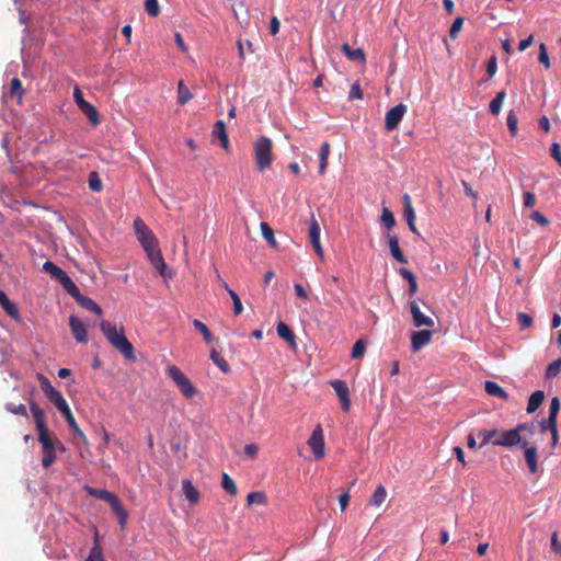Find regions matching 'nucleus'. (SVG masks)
I'll list each match as a JSON object with an SVG mask.
<instances>
[{"mask_svg": "<svg viewBox=\"0 0 561 561\" xmlns=\"http://www.w3.org/2000/svg\"><path fill=\"white\" fill-rule=\"evenodd\" d=\"M100 329L110 344L115 347L126 359H136L135 348L126 337L123 329L118 331L115 324H112L110 321L105 320L100 323Z\"/></svg>", "mask_w": 561, "mask_h": 561, "instance_id": "nucleus-1", "label": "nucleus"}, {"mask_svg": "<svg viewBox=\"0 0 561 561\" xmlns=\"http://www.w3.org/2000/svg\"><path fill=\"white\" fill-rule=\"evenodd\" d=\"M273 144L272 140L266 136H261L254 142V159L256 169L260 172L271 168L273 162Z\"/></svg>", "mask_w": 561, "mask_h": 561, "instance_id": "nucleus-2", "label": "nucleus"}, {"mask_svg": "<svg viewBox=\"0 0 561 561\" xmlns=\"http://www.w3.org/2000/svg\"><path fill=\"white\" fill-rule=\"evenodd\" d=\"M167 375L185 398H192L196 393V388L178 366L170 365L167 368Z\"/></svg>", "mask_w": 561, "mask_h": 561, "instance_id": "nucleus-3", "label": "nucleus"}, {"mask_svg": "<svg viewBox=\"0 0 561 561\" xmlns=\"http://www.w3.org/2000/svg\"><path fill=\"white\" fill-rule=\"evenodd\" d=\"M134 229L145 252L158 247V239L142 219L136 218L134 220Z\"/></svg>", "mask_w": 561, "mask_h": 561, "instance_id": "nucleus-4", "label": "nucleus"}, {"mask_svg": "<svg viewBox=\"0 0 561 561\" xmlns=\"http://www.w3.org/2000/svg\"><path fill=\"white\" fill-rule=\"evenodd\" d=\"M73 99L80 111L88 117L93 126L100 124V115L95 106L84 100L81 91L76 88L73 91Z\"/></svg>", "mask_w": 561, "mask_h": 561, "instance_id": "nucleus-5", "label": "nucleus"}, {"mask_svg": "<svg viewBox=\"0 0 561 561\" xmlns=\"http://www.w3.org/2000/svg\"><path fill=\"white\" fill-rule=\"evenodd\" d=\"M407 113V105L403 103H399L396 106L391 107L385 117V127L387 130H393L398 127L400 122L402 121L404 114Z\"/></svg>", "mask_w": 561, "mask_h": 561, "instance_id": "nucleus-6", "label": "nucleus"}, {"mask_svg": "<svg viewBox=\"0 0 561 561\" xmlns=\"http://www.w3.org/2000/svg\"><path fill=\"white\" fill-rule=\"evenodd\" d=\"M308 445L312 449L316 459H321L325 455V446L322 428L320 425L313 430L311 436L308 439Z\"/></svg>", "mask_w": 561, "mask_h": 561, "instance_id": "nucleus-7", "label": "nucleus"}, {"mask_svg": "<svg viewBox=\"0 0 561 561\" xmlns=\"http://www.w3.org/2000/svg\"><path fill=\"white\" fill-rule=\"evenodd\" d=\"M523 442L524 440L522 439V436L518 435L517 431L515 428H512L503 433H500L499 437L495 440H493V445L512 448L517 445L522 446Z\"/></svg>", "mask_w": 561, "mask_h": 561, "instance_id": "nucleus-8", "label": "nucleus"}, {"mask_svg": "<svg viewBox=\"0 0 561 561\" xmlns=\"http://www.w3.org/2000/svg\"><path fill=\"white\" fill-rule=\"evenodd\" d=\"M331 386L341 401L342 410L347 412L351 407V400L350 390L346 382L340 379H335L331 381Z\"/></svg>", "mask_w": 561, "mask_h": 561, "instance_id": "nucleus-9", "label": "nucleus"}, {"mask_svg": "<svg viewBox=\"0 0 561 561\" xmlns=\"http://www.w3.org/2000/svg\"><path fill=\"white\" fill-rule=\"evenodd\" d=\"M410 306V312L412 314L413 323L415 327H426V328H433L434 327V320L427 316H425L417 302L415 300H412L409 302Z\"/></svg>", "mask_w": 561, "mask_h": 561, "instance_id": "nucleus-10", "label": "nucleus"}, {"mask_svg": "<svg viewBox=\"0 0 561 561\" xmlns=\"http://www.w3.org/2000/svg\"><path fill=\"white\" fill-rule=\"evenodd\" d=\"M309 238H310V242H311L312 248L316 251L317 255H319L322 259L323 257V249L320 243V226H319V222L316 219L313 214H311V220H310V226H309Z\"/></svg>", "mask_w": 561, "mask_h": 561, "instance_id": "nucleus-11", "label": "nucleus"}, {"mask_svg": "<svg viewBox=\"0 0 561 561\" xmlns=\"http://www.w3.org/2000/svg\"><path fill=\"white\" fill-rule=\"evenodd\" d=\"M69 325L73 337L79 343H85L88 341V331L84 323L76 316L69 317Z\"/></svg>", "mask_w": 561, "mask_h": 561, "instance_id": "nucleus-12", "label": "nucleus"}, {"mask_svg": "<svg viewBox=\"0 0 561 561\" xmlns=\"http://www.w3.org/2000/svg\"><path fill=\"white\" fill-rule=\"evenodd\" d=\"M522 448H524V456L527 463V467L531 473H536L538 471V449L536 446H528V443L524 440L522 443Z\"/></svg>", "mask_w": 561, "mask_h": 561, "instance_id": "nucleus-13", "label": "nucleus"}, {"mask_svg": "<svg viewBox=\"0 0 561 561\" xmlns=\"http://www.w3.org/2000/svg\"><path fill=\"white\" fill-rule=\"evenodd\" d=\"M148 259L150 260L152 266L159 272L162 277H167L165 270L167 264L161 254L159 245L153 248L152 250L146 251Z\"/></svg>", "mask_w": 561, "mask_h": 561, "instance_id": "nucleus-14", "label": "nucleus"}, {"mask_svg": "<svg viewBox=\"0 0 561 561\" xmlns=\"http://www.w3.org/2000/svg\"><path fill=\"white\" fill-rule=\"evenodd\" d=\"M432 339V332L427 329L415 331L411 335V345L413 352L420 351L423 346L428 344Z\"/></svg>", "mask_w": 561, "mask_h": 561, "instance_id": "nucleus-15", "label": "nucleus"}, {"mask_svg": "<svg viewBox=\"0 0 561 561\" xmlns=\"http://www.w3.org/2000/svg\"><path fill=\"white\" fill-rule=\"evenodd\" d=\"M30 411L35 421L36 431L46 430L47 426L45 424V412L44 410L32 399H28Z\"/></svg>", "mask_w": 561, "mask_h": 561, "instance_id": "nucleus-16", "label": "nucleus"}, {"mask_svg": "<svg viewBox=\"0 0 561 561\" xmlns=\"http://www.w3.org/2000/svg\"><path fill=\"white\" fill-rule=\"evenodd\" d=\"M108 505L111 506L112 511L116 514L119 526L124 528L128 519V513L116 494L113 497V500L110 501Z\"/></svg>", "mask_w": 561, "mask_h": 561, "instance_id": "nucleus-17", "label": "nucleus"}, {"mask_svg": "<svg viewBox=\"0 0 561 561\" xmlns=\"http://www.w3.org/2000/svg\"><path fill=\"white\" fill-rule=\"evenodd\" d=\"M388 243H389V249H390V253L392 255V257L398 261L399 263H402V264H408V259L403 255L400 247H399V239L396 234H388Z\"/></svg>", "mask_w": 561, "mask_h": 561, "instance_id": "nucleus-18", "label": "nucleus"}, {"mask_svg": "<svg viewBox=\"0 0 561 561\" xmlns=\"http://www.w3.org/2000/svg\"><path fill=\"white\" fill-rule=\"evenodd\" d=\"M276 331L278 336L288 342L293 350L297 347L295 333L286 323L279 321Z\"/></svg>", "mask_w": 561, "mask_h": 561, "instance_id": "nucleus-19", "label": "nucleus"}, {"mask_svg": "<svg viewBox=\"0 0 561 561\" xmlns=\"http://www.w3.org/2000/svg\"><path fill=\"white\" fill-rule=\"evenodd\" d=\"M0 306L10 318L14 320L20 319V312L18 307L8 298L7 294L2 290H0Z\"/></svg>", "mask_w": 561, "mask_h": 561, "instance_id": "nucleus-20", "label": "nucleus"}, {"mask_svg": "<svg viewBox=\"0 0 561 561\" xmlns=\"http://www.w3.org/2000/svg\"><path fill=\"white\" fill-rule=\"evenodd\" d=\"M213 137L218 138L224 149L228 150L229 140L226 133V124L224 121L219 119L215 123L213 128Z\"/></svg>", "mask_w": 561, "mask_h": 561, "instance_id": "nucleus-21", "label": "nucleus"}, {"mask_svg": "<svg viewBox=\"0 0 561 561\" xmlns=\"http://www.w3.org/2000/svg\"><path fill=\"white\" fill-rule=\"evenodd\" d=\"M38 433V442L42 445L43 451L55 450L56 437H54L53 433L49 432L48 428L37 432Z\"/></svg>", "mask_w": 561, "mask_h": 561, "instance_id": "nucleus-22", "label": "nucleus"}, {"mask_svg": "<svg viewBox=\"0 0 561 561\" xmlns=\"http://www.w3.org/2000/svg\"><path fill=\"white\" fill-rule=\"evenodd\" d=\"M78 305H80L82 308L98 314V316H101L102 314V309L101 307L94 301L92 300L91 298L80 294L76 299Z\"/></svg>", "mask_w": 561, "mask_h": 561, "instance_id": "nucleus-23", "label": "nucleus"}, {"mask_svg": "<svg viewBox=\"0 0 561 561\" xmlns=\"http://www.w3.org/2000/svg\"><path fill=\"white\" fill-rule=\"evenodd\" d=\"M484 390L491 397H496V398H500L503 400L508 399L507 392L495 381H490V380L485 381Z\"/></svg>", "mask_w": 561, "mask_h": 561, "instance_id": "nucleus-24", "label": "nucleus"}, {"mask_svg": "<svg viewBox=\"0 0 561 561\" xmlns=\"http://www.w3.org/2000/svg\"><path fill=\"white\" fill-rule=\"evenodd\" d=\"M342 51L351 61L364 64L366 61L364 50L362 48L352 49L348 44H343Z\"/></svg>", "mask_w": 561, "mask_h": 561, "instance_id": "nucleus-25", "label": "nucleus"}, {"mask_svg": "<svg viewBox=\"0 0 561 561\" xmlns=\"http://www.w3.org/2000/svg\"><path fill=\"white\" fill-rule=\"evenodd\" d=\"M545 400V392L542 390H536L534 391L529 399L527 404V413L531 414L534 413L543 402Z\"/></svg>", "mask_w": 561, "mask_h": 561, "instance_id": "nucleus-26", "label": "nucleus"}, {"mask_svg": "<svg viewBox=\"0 0 561 561\" xmlns=\"http://www.w3.org/2000/svg\"><path fill=\"white\" fill-rule=\"evenodd\" d=\"M330 156V144L324 141L319 150V173L324 174L328 168V159Z\"/></svg>", "mask_w": 561, "mask_h": 561, "instance_id": "nucleus-27", "label": "nucleus"}, {"mask_svg": "<svg viewBox=\"0 0 561 561\" xmlns=\"http://www.w3.org/2000/svg\"><path fill=\"white\" fill-rule=\"evenodd\" d=\"M183 493L186 497V500L195 504L199 500V492L198 490L192 484L190 480H184L182 484Z\"/></svg>", "mask_w": 561, "mask_h": 561, "instance_id": "nucleus-28", "label": "nucleus"}, {"mask_svg": "<svg viewBox=\"0 0 561 561\" xmlns=\"http://www.w3.org/2000/svg\"><path fill=\"white\" fill-rule=\"evenodd\" d=\"M500 435V431L496 428L493 430H480L478 431V437L481 438V443L479 447H482L488 444H493V440H495Z\"/></svg>", "mask_w": 561, "mask_h": 561, "instance_id": "nucleus-29", "label": "nucleus"}, {"mask_svg": "<svg viewBox=\"0 0 561 561\" xmlns=\"http://www.w3.org/2000/svg\"><path fill=\"white\" fill-rule=\"evenodd\" d=\"M43 270L47 273H49L51 275V277H54L56 280L60 282V279L67 275V273L60 268L59 266H57L54 262L51 261H46L44 264H43Z\"/></svg>", "mask_w": 561, "mask_h": 561, "instance_id": "nucleus-30", "label": "nucleus"}, {"mask_svg": "<svg viewBox=\"0 0 561 561\" xmlns=\"http://www.w3.org/2000/svg\"><path fill=\"white\" fill-rule=\"evenodd\" d=\"M505 96H506V92L504 90H501L496 93L494 99L490 102L489 110L492 115L500 114Z\"/></svg>", "mask_w": 561, "mask_h": 561, "instance_id": "nucleus-31", "label": "nucleus"}, {"mask_svg": "<svg viewBox=\"0 0 561 561\" xmlns=\"http://www.w3.org/2000/svg\"><path fill=\"white\" fill-rule=\"evenodd\" d=\"M64 289L73 298L76 299L81 293L78 286L75 284V282L70 278V276L67 274L64 276L59 282Z\"/></svg>", "mask_w": 561, "mask_h": 561, "instance_id": "nucleus-32", "label": "nucleus"}, {"mask_svg": "<svg viewBox=\"0 0 561 561\" xmlns=\"http://www.w3.org/2000/svg\"><path fill=\"white\" fill-rule=\"evenodd\" d=\"M386 497L387 491L383 485L379 484L369 499V504L379 507L385 502Z\"/></svg>", "mask_w": 561, "mask_h": 561, "instance_id": "nucleus-33", "label": "nucleus"}, {"mask_svg": "<svg viewBox=\"0 0 561 561\" xmlns=\"http://www.w3.org/2000/svg\"><path fill=\"white\" fill-rule=\"evenodd\" d=\"M64 417L66 419L67 421V424L68 426L70 427V430L78 436L80 437L82 440H87V437L84 435V433L80 430V427L78 426L77 422H76V419L71 412V410H69L68 412L64 413L62 414Z\"/></svg>", "mask_w": 561, "mask_h": 561, "instance_id": "nucleus-34", "label": "nucleus"}, {"mask_svg": "<svg viewBox=\"0 0 561 561\" xmlns=\"http://www.w3.org/2000/svg\"><path fill=\"white\" fill-rule=\"evenodd\" d=\"M261 231H262L263 238L268 243V245L276 249L277 241L274 236V230L270 227V225L267 222H261Z\"/></svg>", "mask_w": 561, "mask_h": 561, "instance_id": "nucleus-35", "label": "nucleus"}, {"mask_svg": "<svg viewBox=\"0 0 561 561\" xmlns=\"http://www.w3.org/2000/svg\"><path fill=\"white\" fill-rule=\"evenodd\" d=\"M193 94L188 90V88L183 83V81H180L178 84V102L181 105L186 104L190 100H192Z\"/></svg>", "mask_w": 561, "mask_h": 561, "instance_id": "nucleus-36", "label": "nucleus"}, {"mask_svg": "<svg viewBox=\"0 0 561 561\" xmlns=\"http://www.w3.org/2000/svg\"><path fill=\"white\" fill-rule=\"evenodd\" d=\"M193 327L202 333L203 337H204V341L209 344L213 342L214 340V335L211 334V332L209 331V329L207 328V325L202 322L201 320H193Z\"/></svg>", "mask_w": 561, "mask_h": 561, "instance_id": "nucleus-37", "label": "nucleus"}, {"mask_svg": "<svg viewBox=\"0 0 561 561\" xmlns=\"http://www.w3.org/2000/svg\"><path fill=\"white\" fill-rule=\"evenodd\" d=\"M88 184H89V188L92 192H101L103 190V184L100 179V175L95 171H92L89 173Z\"/></svg>", "mask_w": 561, "mask_h": 561, "instance_id": "nucleus-38", "label": "nucleus"}, {"mask_svg": "<svg viewBox=\"0 0 561 561\" xmlns=\"http://www.w3.org/2000/svg\"><path fill=\"white\" fill-rule=\"evenodd\" d=\"M210 358L213 363L217 365L221 371L228 373L230 370V367L226 359L222 356H220V354L216 350L210 351Z\"/></svg>", "mask_w": 561, "mask_h": 561, "instance_id": "nucleus-39", "label": "nucleus"}, {"mask_svg": "<svg viewBox=\"0 0 561 561\" xmlns=\"http://www.w3.org/2000/svg\"><path fill=\"white\" fill-rule=\"evenodd\" d=\"M402 199H403V203H404V218H405L407 222L415 220V213H414V209L412 207L410 195L409 194H404Z\"/></svg>", "mask_w": 561, "mask_h": 561, "instance_id": "nucleus-40", "label": "nucleus"}, {"mask_svg": "<svg viewBox=\"0 0 561 561\" xmlns=\"http://www.w3.org/2000/svg\"><path fill=\"white\" fill-rule=\"evenodd\" d=\"M10 94L12 98L18 96L19 100L22 99L24 94V89L22 87V82L19 78H13L10 82Z\"/></svg>", "mask_w": 561, "mask_h": 561, "instance_id": "nucleus-41", "label": "nucleus"}, {"mask_svg": "<svg viewBox=\"0 0 561 561\" xmlns=\"http://www.w3.org/2000/svg\"><path fill=\"white\" fill-rule=\"evenodd\" d=\"M221 486L230 495L237 494V485H236L234 481L227 473H222Z\"/></svg>", "mask_w": 561, "mask_h": 561, "instance_id": "nucleus-42", "label": "nucleus"}, {"mask_svg": "<svg viewBox=\"0 0 561 561\" xmlns=\"http://www.w3.org/2000/svg\"><path fill=\"white\" fill-rule=\"evenodd\" d=\"M5 410L12 414H15V415H21V416H25V417H28V413H27V410H26V407L24 404H14L12 402H8L5 404Z\"/></svg>", "mask_w": 561, "mask_h": 561, "instance_id": "nucleus-43", "label": "nucleus"}, {"mask_svg": "<svg viewBox=\"0 0 561 561\" xmlns=\"http://www.w3.org/2000/svg\"><path fill=\"white\" fill-rule=\"evenodd\" d=\"M381 222L387 229H392L396 225L394 216L392 211L387 207H383L382 209Z\"/></svg>", "mask_w": 561, "mask_h": 561, "instance_id": "nucleus-44", "label": "nucleus"}, {"mask_svg": "<svg viewBox=\"0 0 561 561\" xmlns=\"http://www.w3.org/2000/svg\"><path fill=\"white\" fill-rule=\"evenodd\" d=\"M90 494H92L94 497L102 500L106 503H110L111 500L115 496L113 492H110L107 490L102 489H90Z\"/></svg>", "mask_w": 561, "mask_h": 561, "instance_id": "nucleus-45", "label": "nucleus"}, {"mask_svg": "<svg viewBox=\"0 0 561 561\" xmlns=\"http://www.w3.org/2000/svg\"><path fill=\"white\" fill-rule=\"evenodd\" d=\"M560 410V400L558 397H553L550 401L549 405V423H553L554 420L558 421V413Z\"/></svg>", "mask_w": 561, "mask_h": 561, "instance_id": "nucleus-46", "label": "nucleus"}, {"mask_svg": "<svg viewBox=\"0 0 561 561\" xmlns=\"http://www.w3.org/2000/svg\"><path fill=\"white\" fill-rule=\"evenodd\" d=\"M561 370V358H558L550 363L546 369V378H554L560 374Z\"/></svg>", "mask_w": 561, "mask_h": 561, "instance_id": "nucleus-47", "label": "nucleus"}, {"mask_svg": "<svg viewBox=\"0 0 561 561\" xmlns=\"http://www.w3.org/2000/svg\"><path fill=\"white\" fill-rule=\"evenodd\" d=\"M85 561H104L102 548L95 540Z\"/></svg>", "mask_w": 561, "mask_h": 561, "instance_id": "nucleus-48", "label": "nucleus"}, {"mask_svg": "<svg viewBox=\"0 0 561 561\" xmlns=\"http://www.w3.org/2000/svg\"><path fill=\"white\" fill-rule=\"evenodd\" d=\"M366 346L367 344L365 341L357 340L352 347V357L355 359L363 357Z\"/></svg>", "mask_w": 561, "mask_h": 561, "instance_id": "nucleus-49", "label": "nucleus"}, {"mask_svg": "<svg viewBox=\"0 0 561 561\" xmlns=\"http://www.w3.org/2000/svg\"><path fill=\"white\" fill-rule=\"evenodd\" d=\"M228 294L229 296L231 297L232 299V302H233V313L236 316H239L242 313L243 311V306H242V302H241V299L240 297L238 296V294L232 290V289H228Z\"/></svg>", "mask_w": 561, "mask_h": 561, "instance_id": "nucleus-50", "label": "nucleus"}, {"mask_svg": "<svg viewBox=\"0 0 561 561\" xmlns=\"http://www.w3.org/2000/svg\"><path fill=\"white\" fill-rule=\"evenodd\" d=\"M145 10L150 16H157L160 13V5L158 0H146Z\"/></svg>", "mask_w": 561, "mask_h": 561, "instance_id": "nucleus-51", "label": "nucleus"}, {"mask_svg": "<svg viewBox=\"0 0 561 561\" xmlns=\"http://www.w3.org/2000/svg\"><path fill=\"white\" fill-rule=\"evenodd\" d=\"M249 504H265L266 503V496L263 492H251L247 496Z\"/></svg>", "mask_w": 561, "mask_h": 561, "instance_id": "nucleus-52", "label": "nucleus"}, {"mask_svg": "<svg viewBox=\"0 0 561 561\" xmlns=\"http://www.w3.org/2000/svg\"><path fill=\"white\" fill-rule=\"evenodd\" d=\"M463 25V18L462 16H458L454 20L450 28H449V36L451 39H455L459 32L461 31V27Z\"/></svg>", "mask_w": 561, "mask_h": 561, "instance_id": "nucleus-53", "label": "nucleus"}, {"mask_svg": "<svg viewBox=\"0 0 561 561\" xmlns=\"http://www.w3.org/2000/svg\"><path fill=\"white\" fill-rule=\"evenodd\" d=\"M37 379L41 385L42 391L45 393V396L49 394L55 388L51 386V382L49 379L44 376L43 374H37Z\"/></svg>", "mask_w": 561, "mask_h": 561, "instance_id": "nucleus-54", "label": "nucleus"}, {"mask_svg": "<svg viewBox=\"0 0 561 561\" xmlns=\"http://www.w3.org/2000/svg\"><path fill=\"white\" fill-rule=\"evenodd\" d=\"M517 123L518 119L516 114L513 111H510L506 116V124L512 135H516L517 133Z\"/></svg>", "mask_w": 561, "mask_h": 561, "instance_id": "nucleus-55", "label": "nucleus"}, {"mask_svg": "<svg viewBox=\"0 0 561 561\" xmlns=\"http://www.w3.org/2000/svg\"><path fill=\"white\" fill-rule=\"evenodd\" d=\"M56 460V451L47 450L43 451L42 466L44 468H49Z\"/></svg>", "mask_w": 561, "mask_h": 561, "instance_id": "nucleus-56", "label": "nucleus"}, {"mask_svg": "<svg viewBox=\"0 0 561 561\" xmlns=\"http://www.w3.org/2000/svg\"><path fill=\"white\" fill-rule=\"evenodd\" d=\"M538 60L540 64L545 66L546 69L550 68V59L547 53V48L546 45L542 43L539 45Z\"/></svg>", "mask_w": 561, "mask_h": 561, "instance_id": "nucleus-57", "label": "nucleus"}, {"mask_svg": "<svg viewBox=\"0 0 561 561\" xmlns=\"http://www.w3.org/2000/svg\"><path fill=\"white\" fill-rule=\"evenodd\" d=\"M517 320H518L519 328L522 330L529 328L533 323V318L525 312H519L517 314Z\"/></svg>", "mask_w": 561, "mask_h": 561, "instance_id": "nucleus-58", "label": "nucleus"}, {"mask_svg": "<svg viewBox=\"0 0 561 561\" xmlns=\"http://www.w3.org/2000/svg\"><path fill=\"white\" fill-rule=\"evenodd\" d=\"M362 100L363 99V92L359 85V82L356 81L352 84L351 90L348 92V100Z\"/></svg>", "mask_w": 561, "mask_h": 561, "instance_id": "nucleus-59", "label": "nucleus"}, {"mask_svg": "<svg viewBox=\"0 0 561 561\" xmlns=\"http://www.w3.org/2000/svg\"><path fill=\"white\" fill-rule=\"evenodd\" d=\"M497 71V59L495 55H492L486 64V72L490 77H493Z\"/></svg>", "mask_w": 561, "mask_h": 561, "instance_id": "nucleus-60", "label": "nucleus"}, {"mask_svg": "<svg viewBox=\"0 0 561 561\" xmlns=\"http://www.w3.org/2000/svg\"><path fill=\"white\" fill-rule=\"evenodd\" d=\"M530 218H531V220L536 221L540 226H548L549 225L548 218L542 213H540L538 210L533 211L531 215H530Z\"/></svg>", "mask_w": 561, "mask_h": 561, "instance_id": "nucleus-61", "label": "nucleus"}, {"mask_svg": "<svg viewBox=\"0 0 561 561\" xmlns=\"http://www.w3.org/2000/svg\"><path fill=\"white\" fill-rule=\"evenodd\" d=\"M550 156L558 162L559 167H561V147L558 142L551 145Z\"/></svg>", "mask_w": 561, "mask_h": 561, "instance_id": "nucleus-62", "label": "nucleus"}, {"mask_svg": "<svg viewBox=\"0 0 561 561\" xmlns=\"http://www.w3.org/2000/svg\"><path fill=\"white\" fill-rule=\"evenodd\" d=\"M46 398L49 400L50 403L54 405H57L61 400L65 398L62 397L61 392L57 389H54L49 394L46 396Z\"/></svg>", "mask_w": 561, "mask_h": 561, "instance_id": "nucleus-63", "label": "nucleus"}, {"mask_svg": "<svg viewBox=\"0 0 561 561\" xmlns=\"http://www.w3.org/2000/svg\"><path fill=\"white\" fill-rule=\"evenodd\" d=\"M524 205L525 207H534L536 205V196L533 192L524 193Z\"/></svg>", "mask_w": 561, "mask_h": 561, "instance_id": "nucleus-64", "label": "nucleus"}]
</instances>
